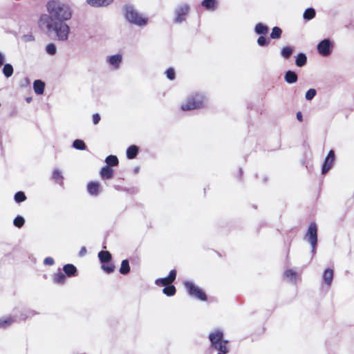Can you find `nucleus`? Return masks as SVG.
Returning a JSON list of instances; mask_svg holds the SVG:
<instances>
[{
	"instance_id": "1",
	"label": "nucleus",
	"mask_w": 354,
	"mask_h": 354,
	"mask_svg": "<svg viewBox=\"0 0 354 354\" xmlns=\"http://www.w3.org/2000/svg\"><path fill=\"white\" fill-rule=\"evenodd\" d=\"M46 10L47 13L41 15L38 20L39 28L58 41L68 40L71 29L66 21L72 18V7L62 0H49Z\"/></svg>"
},
{
	"instance_id": "2",
	"label": "nucleus",
	"mask_w": 354,
	"mask_h": 354,
	"mask_svg": "<svg viewBox=\"0 0 354 354\" xmlns=\"http://www.w3.org/2000/svg\"><path fill=\"white\" fill-rule=\"evenodd\" d=\"M210 348L218 351V354H227L230 351L229 342L223 339V332L215 329L209 334Z\"/></svg>"
},
{
	"instance_id": "3",
	"label": "nucleus",
	"mask_w": 354,
	"mask_h": 354,
	"mask_svg": "<svg viewBox=\"0 0 354 354\" xmlns=\"http://www.w3.org/2000/svg\"><path fill=\"white\" fill-rule=\"evenodd\" d=\"M124 16L129 23L136 26H142L147 23V19L138 12L131 6L124 7Z\"/></svg>"
},
{
	"instance_id": "4",
	"label": "nucleus",
	"mask_w": 354,
	"mask_h": 354,
	"mask_svg": "<svg viewBox=\"0 0 354 354\" xmlns=\"http://www.w3.org/2000/svg\"><path fill=\"white\" fill-rule=\"evenodd\" d=\"M205 97L200 93H196L189 96L187 101L181 106L183 111H191L198 109L204 105Z\"/></svg>"
},
{
	"instance_id": "5",
	"label": "nucleus",
	"mask_w": 354,
	"mask_h": 354,
	"mask_svg": "<svg viewBox=\"0 0 354 354\" xmlns=\"http://www.w3.org/2000/svg\"><path fill=\"white\" fill-rule=\"evenodd\" d=\"M184 286L191 297L202 301H207V295L205 292L194 282L191 281H185L184 282Z\"/></svg>"
},
{
	"instance_id": "6",
	"label": "nucleus",
	"mask_w": 354,
	"mask_h": 354,
	"mask_svg": "<svg viewBox=\"0 0 354 354\" xmlns=\"http://www.w3.org/2000/svg\"><path fill=\"white\" fill-rule=\"evenodd\" d=\"M304 240L308 241L313 249V252H315V248L317 243V226L315 223H311L304 236Z\"/></svg>"
},
{
	"instance_id": "7",
	"label": "nucleus",
	"mask_w": 354,
	"mask_h": 354,
	"mask_svg": "<svg viewBox=\"0 0 354 354\" xmlns=\"http://www.w3.org/2000/svg\"><path fill=\"white\" fill-rule=\"evenodd\" d=\"M333 44L330 39H325L317 45V50L322 56H328L331 53Z\"/></svg>"
},
{
	"instance_id": "8",
	"label": "nucleus",
	"mask_w": 354,
	"mask_h": 354,
	"mask_svg": "<svg viewBox=\"0 0 354 354\" xmlns=\"http://www.w3.org/2000/svg\"><path fill=\"white\" fill-rule=\"evenodd\" d=\"M335 160V152L333 150H330L324 160L322 169V174H326L333 167Z\"/></svg>"
},
{
	"instance_id": "9",
	"label": "nucleus",
	"mask_w": 354,
	"mask_h": 354,
	"mask_svg": "<svg viewBox=\"0 0 354 354\" xmlns=\"http://www.w3.org/2000/svg\"><path fill=\"white\" fill-rule=\"evenodd\" d=\"M189 10V7L187 4H182L179 6L175 11L176 17L175 22L176 23H181L185 19V16L188 13Z\"/></svg>"
},
{
	"instance_id": "10",
	"label": "nucleus",
	"mask_w": 354,
	"mask_h": 354,
	"mask_svg": "<svg viewBox=\"0 0 354 354\" xmlns=\"http://www.w3.org/2000/svg\"><path fill=\"white\" fill-rule=\"evenodd\" d=\"M176 270H171L170 271L168 277H164V278L157 279L155 281V283L157 286H165L166 287V286H170L174 282V281L176 279Z\"/></svg>"
},
{
	"instance_id": "11",
	"label": "nucleus",
	"mask_w": 354,
	"mask_h": 354,
	"mask_svg": "<svg viewBox=\"0 0 354 354\" xmlns=\"http://www.w3.org/2000/svg\"><path fill=\"white\" fill-rule=\"evenodd\" d=\"M122 55L120 54H117V55H114L109 57L107 62L115 69H117L119 68L120 64L122 62Z\"/></svg>"
},
{
	"instance_id": "12",
	"label": "nucleus",
	"mask_w": 354,
	"mask_h": 354,
	"mask_svg": "<svg viewBox=\"0 0 354 354\" xmlns=\"http://www.w3.org/2000/svg\"><path fill=\"white\" fill-rule=\"evenodd\" d=\"M93 7H104L110 5L113 0H86Z\"/></svg>"
},
{
	"instance_id": "13",
	"label": "nucleus",
	"mask_w": 354,
	"mask_h": 354,
	"mask_svg": "<svg viewBox=\"0 0 354 354\" xmlns=\"http://www.w3.org/2000/svg\"><path fill=\"white\" fill-rule=\"evenodd\" d=\"M100 184L98 182H91L87 185V190L91 195L96 196L99 194Z\"/></svg>"
},
{
	"instance_id": "14",
	"label": "nucleus",
	"mask_w": 354,
	"mask_h": 354,
	"mask_svg": "<svg viewBox=\"0 0 354 354\" xmlns=\"http://www.w3.org/2000/svg\"><path fill=\"white\" fill-rule=\"evenodd\" d=\"M333 279V270L332 269H326L323 274L324 282L330 287Z\"/></svg>"
},
{
	"instance_id": "15",
	"label": "nucleus",
	"mask_w": 354,
	"mask_h": 354,
	"mask_svg": "<svg viewBox=\"0 0 354 354\" xmlns=\"http://www.w3.org/2000/svg\"><path fill=\"white\" fill-rule=\"evenodd\" d=\"M100 176L104 179H110L113 176V170L109 166H105L100 171Z\"/></svg>"
},
{
	"instance_id": "16",
	"label": "nucleus",
	"mask_w": 354,
	"mask_h": 354,
	"mask_svg": "<svg viewBox=\"0 0 354 354\" xmlns=\"http://www.w3.org/2000/svg\"><path fill=\"white\" fill-rule=\"evenodd\" d=\"M45 84L41 80H35L33 83V88L35 93L41 95L44 93Z\"/></svg>"
},
{
	"instance_id": "17",
	"label": "nucleus",
	"mask_w": 354,
	"mask_h": 354,
	"mask_svg": "<svg viewBox=\"0 0 354 354\" xmlns=\"http://www.w3.org/2000/svg\"><path fill=\"white\" fill-rule=\"evenodd\" d=\"M285 80L288 84H293L297 81V75L291 71H288L285 74Z\"/></svg>"
},
{
	"instance_id": "18",
	"label": "nucleus",
	"mask_w": 354,
	"mask_h": 354,
	"mask_svg": "<svg viewBox=\"0 0 354 354\" xmlns=\"http://www.w3.org/2000/svg\"><path fill=\"white\" fill-rule=\"evenodd\" d=\"M284 277L291 282H296L298 279L297 273L291 269L287 270L284 272Z\"/></svg>"
},
{
	"instance_id": "19",
	"label": "nucleus",
	"mask_w": 354,
	"mask_h": 354,
	"mask_svg": "<svg viewBox=\"0 0 354 354\" xmlns=\"http://www.w3.org/2000/svg\"><path fill=\"white\" fill-rule=\"evenodd\" d=\"M63 270L64 273L68 276L71 277L75 275L77 272L76 268L73 264H66L63 267Z\"/></svg>"
},
{
	"instance_id": "20",
	"label": "nucleus",
	"mask_w": 354,
	"mask_h": 354,
	"mask_svg": "<svg viewBox=\"0 0 354 354\" xmlns=\"http://www.w3.org/2000/svg\"><path fill=\"white\" fill-rule=\"evenodd\" d=\"M254 30L258 35H266L268 32V27L261 23H259L256 25Z\"/></svg>"
},
{
	"instance_id": "21",
	"label": "nucleus",
	"mask_w": 354,
	"mask_h": 354,
	"mask_svg": "<svg viewBox=\"0 0 354 354\" xmlns=\"http://www.w3.org/2000/svg\"><path fill=\"white\" fill-rule=\"evenodd\" d=\"M138 152V148L136 145L130 146L127 150V156L129 159L136 158Z\"/></svg>"
},
{
	"instance_id": "22",
	"label": "nucleus",
	"mask_w": 354,
	"mask_h": 354,
	"mask_svg": "<svg viewBox=\"0 0 354 354\" xmlns=\"http://www.w3.org/2000/svg\"><path fill=\"white\" fill-rule=\"evenodd\" d=\"M53 179L55 180L59 185H63V176L62 171L59 169H56L53 171Z\"/></svg>"
},
{
	"instance_id": "23",
	"label": "nucleus",
	"mask_w": 354,
	"mask_h": 354,
	"mask_svg": "<svg viewBox=\"0 0 354 354\" xmlns=\"http://www.w3.org/2000/svg\"><path fill=\"white\" fill-rule=\"evenodd\" d=\"M98 257L102 263H107L111 259V254L108 251H101L98 254Z\"/></svg>"
},
{
	"instance_id": "24",
	"label": "nucleus",
	"mask_w": 354,
	"mask_h": 354,
	"mask_svg": "<svg viewBox=\"0 0 354 354\" xmlns=\"http://www.w3.org/2000/svg\"><path fill=\"white\" fill-rule=\"evenodd\" d=\"M66 276L62 272H58L53 275V281L55 283L63 284L65 282Z\"/></svg>"
},
{
	"instance_id": "25",
	"label": "nucleus",
	"mask_w": 354,
	"mask_h": 354,
	"mask_svg": "<svg viewBox=\"0 0 354 354\" xmlns=\"http://www.w3.org/2000/svg\"><path fill=\"white\" fill-rule=\"evenodd\" d=\"M13 67L10 64H6L3 67V73L7 78L11 77L13 74Z\"/></svg>"
},
{
	"instance_id": "26",
	"label": "nucleus",
	"mask_w": 354,
	"mask_h": 354,
	"mask_svg": "<svg viewBox=\"0 0 354 354\" xmlns=\"http://www.w3.org/2000/svg\"><path fill=\"white\" fill-rule=\"evenodd\" d=\"M307 57L305 54L304 53H299L295 61V64L297 66L301 67L304 66L306 64Z\"/></svg>"
},
{
	"instance_id": "27",
	"label": "nucleus",
	"mask_w": 354,
	"mask_h": 354,
	"mask_svg": "<svg viewBox=\"0 0 354 354\" xmlns=\"http://www.w3.org/2000/svg\"><path fill=\"white\" fill-rule=\"evenodd\" d=\"M13 322L10 317H4L0 318V328H6Z\"/></svg>"
},
{
	"instance_id": "28",
	"label": "nucleus",
	"mask_w": 354,
	"mask_h": 354,
	"mask_svg": "<svg viewBox=\"0 0 354 354\" xmlns=\"http://www.w3.org/2000/svg\"><path fill=\"white\" fill-rule=\"evenodd\" d=\"M216 3V0H203L202 6L207 10H214Z\"/></svg>"
},
{
	"instance_id": "29",
	"label": "nucleus",
	"mask_w": 354,
	"mask_h": 354,
	"mask_svg": "<svg viewBox=\"0 0 354 354\" xmlns=\"http://www.w3.org/2000/svg\"><path fill=\"white\" fill-rule=\"evenodd\" d=\"M106 163L109 166H117L118 165V159L115 156H108L105 159Z\"/></svg>"
},
{
	"instance_id": "30",
	"label": "nucleus",
	"mask_w": 354,
	"mask_h": 354,
	"mask_svg": "<svg viewBox=\"0 0 354 354\" xmlns=\"http://www.w3.org/2000/svg\"><path fill=\"white\" fill-rule=\"evenodd\" d=\"M315 16V9L310 8L306 9L303 15V17L306 20H310L313 19Z\"/></svg>"
},
{
	"instance_id": "31",
	"label": "nucleus",
	"mask_w": 354,
	"mask_h": 354,
	"mask_svg": "<svg viewBox=\"0 0 354 354\" xmlns=\"http://www.w3.org/2000/svg\"><path fill=\"white\" fill-rule=\"evenodd\" d=\"M130 270V267L128 260L125 259L122 261L120 272L122 274H127Z\"/></svg>"
},
{
	"instance_id": "32",
	"label": "nucleus",
	"mask_w": 354,
	"mask_h": 354,
	"mask_svg": "<svg viewBox=\"0 0 354 354\" xmlns=\"http://www.w3.org/2000/svg\"><path fill=\"white\" fill-rule=\"evenodd\" d=\"M162 292L167 296H173L176 293V288L172 285L166 286L163 288Z\"/></svg>"
},
{
	"instance_id": "33",
	"label": "nucleus",
	"mask_w": 354,
	"mask_h": 354,
	"mask_svg": "<svg viewBox=\"0 0 354 354\" xmlns=\"http://www.w3.org/2000/svg\"><path fill=\"white\" fill-rule=\"evenodd\" d=\"M281 33L282 30L280 28L277 26L274 27L270 34V37L274 39H279L281 37Z\"/></svg>"
},
{
	"instance_id": "34",
	"label": "nucleus",
	"mask_w": 354,
	"mask_h": 354,
	"mask_svg": "<svg viewBox=\"0 0 354 354\" xmlns=\"http://www.w3.org/2000/svg\"><path fill=\"white\" fill-rule=\"evenodd\" d=\"M292 48L290 46H285L281 50V55L284 58H288L292 53Z\"/></svg>"
},
{
	"instance_id": "35",
	"label": "nucleus",
	"mask_w": 354,
	"mask_h": 354,
	"mask_svg": "<svg viewBox=\"0 0 354 354\" xmlns=\"http://www.w3.org/2000/svg\"><path fill=\"white\" fill-rule=\"evenodd\" d=\"M46 52L50 55H55L57 53V47L55 44L50 43L46 47Z\"/></svg>"
},
{
	"instance_id": "36",
	"label": "nucleus",
	"mask_w": 354,
	"mask_h": 354,
	"mask_svg": "<svg viewBox=\"0 0 354 354\" xmlns=\"http://www.w3.org/2000/svg\"><path fill=\"white\" fill-rule=\"evenodd\" d=\"M73 147L79 150H84L86 149V145L82 140H75L73 143Z\"/></svg>"
},
{
	"instance_id": "37",
	"label": "nucleus",
	"mask_w": 354,
	"mask_h": 354,
	"mask_svg": "<svg viewBox=\"0 0 354 354\" xmlns=\"http://www.w3.org/2000/svg\"><path fill=\"white\" fill-rule=\"evenodd\" d=\"M26 197L24 192H18L15 195V200L17 203H21L26 200Z\"/></svg>"
},
{
	"instance_id": "38",
	"label": "nucleus",
	"mask_w": 354,
	"mask_h": 354,
	"mask_svg": "<svg viewBox=\"0 0 354 354\" xmlns=\"http://www.w3.org/2000/svg\"><path fill=\"white\" fill-rule=\"evenodd\" d=\"M24 222H25V220L24 218L22 217V216H17L15 219H14V225L17 227H21L24 225Z\"/></svg>"
},
{
	"instance_id": "39",
	"label": "nucleus",
	"mask_w": 354,
	"mask_h": 354,
	"mask_svg": "<svg viewBox=\"0 0 354 354\" xmlns=\"http://www.w3.org/2000/svg\"><path fill=\"white\" fill-rule=\"evenodd\" d=\"M316 90L314 88H310L307 91L305 95V97L307 100H311L314 98V97L316 95Z\"/></svg>"
},
{
	"instance_id": "40",
	"label": "nucleus",
	"mask_w": 354,
	"mask_h": 354,
	"mask_svg": "<svg viewBox=\"0 0 354 354\" xmlns=\"http://www.w3.org/2000/svg\"><path fill=\"white\" fill-rule=\"evenodd\" d=\"M270 43V40L267 38H266L263 36H260L257 39V44L260 46H268Z\"/></svg>"
},
{
	"instance_id": "41",
	"label": "nucleus",
	"mask_w": 354,
	"mask_h": 354,
	"mask_svg": "<svg viewBox=\"0 0 354 354\" xmlns=\"http://www.w3.org/2000/svg\"><path fill=\"white\" fill-rule=\"evenodd\" d=\"M165 74L167 75V77L170 80H173L175 79V71L173 68H169L165 71Z\"/></svg>"
},
{
	"instance_id": "42",
	"label": "nucleus",
	"mask_w": 354,
	"mask_h": 354,
	"mask_svg": "<svg viewBox=\"0 0 354 354\" xmlns=\"http://www.w3.org/2000/svg\"><path fill=\"white\" fill-rule=\"evenodd\" d=\"M102 268L103 269V270L104 272H106L108 274L111 273L114 270V266L112 264H109V265L103 264L102 266Z\"/></svg>"
},
{
	"instance_id": "43",
	"label": "nucleus",
	"mask_w": 354,
	"mask_h": 354,
	"mask_svg": "<svg viewBox=\"0 0 354 354\" xmlns=\"http://www.w3.org/2000/svg\"><path fill=\"white\" fill-rule=\"evenodd\" d=\"M100 120V116L98 113L93 115V122L94 124H97Z\"/></svg>"
},
{
	"instance_id": "44",
	"label": "nucleus",
	"mask_w": 354,
	"mask_h": 354,
	"mask_svg": "<svg viewBox=\"0 0 354 354\" xmlns=\"http://www.w3.org/2000/svg\"><path fill=\"white\" fill-rule=\"evenodd\" d=\"M44 263L45 265L52 266L54 264V259L51 257H46L44 259Z\"/></svg>"
},
{
	"instance_id": "45",
	"label": "nucleus",
	"mask_w": 354,
	"mask_h": 354,
	"mask_svg": "<svg viewBox=\"0 0 354 354\" xmlns=\"http://www.w3.org/2000/svg\"><path fill=\"white\" fill-rule=\"evenodd\" d=\"M22 40L27 42L34 40V37L30 35H26L22 37Z\"/></svg>"
},
{
	"instance_id": "46",
	"label": "nucleus",
	"mask_w": 354,
	"mask_h": 354,
	"mask_svg": "<svg viewBox=\"0 0 354 354\" xmlns=\"http://www.w3.org/2000/svg\"><path fill=\"white\" fill-rule=\"evenodd\" d=\"M5 62V55L0 52V67H1Z\"/></svg>"
},
{
	"instance_id": "47",
	"label": "nucleus",
	"mask_w": 354,
	"mask_h": 354,
	"mask_svg": "<svg viewBox=\"0 0 354 354\" xmlns=\"http://www.w3.org/2000/svg\"><path fill=\"white\" fill-rule=\"evenodd\" d=\"M86 248L85 247H82L81 248L80 251V253H79L80 256V257H83V256H84L86 254Z\"/></svg>"
},
{
	"instance_id": "48",
	"label": "nucleus",
	"mask_w": 354,
	"mask_h": 354,
	"mask_svg": "<svg viewBox=\"0 0 354 354\" xmlns=\"http://www.w3.org/2000/svg\"><path fill=\"white\" fill-rule=\"evenodd\" d=\"M297 118L299 121L301 122L303 120L302 114L301 112H298L297 113Z\"/></svg>"
}]
</instances>
